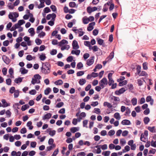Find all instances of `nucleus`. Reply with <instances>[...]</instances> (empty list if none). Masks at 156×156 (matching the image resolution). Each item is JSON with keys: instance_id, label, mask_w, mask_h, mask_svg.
<instances>
[{"instance_id": "42", "label": "nucleus", "mask_w": 156, "mask_h": 156, "mask_svg": "<svg viewBox=\"0 0 156 156\" xmlns=\"http://www.w3.org/2000/svg\"><path fill=\"white\" fill-rule=\"evenodd\" d=\"M101 146V145H97L95 147L97 148V153L98 154H99L101 152V150L100 148Z\"/></svg>"}, {"instance_id": "30", "label": "nucleus", "mask_w": 156, "mask_h": 156, "mask_svg": "<svg viewBox=\"0 0 156 156\" xmlns=\"http://www.w3.org/2000/svg\"><path fill=\"white\" fill-rule=\"evenodd\" d=\"M113 57H114V52H112L110 54L109 56L106 58V60H107L108 61L109 60V58H110V60H111L113 58Z\"/></svg>"}, {"instance_id": "44", "label": "nucleus", "mask_w": 156, "mask_h": 156, "mask_svg": "<svg viewBox=\"0 0 156 156\" xmlns=\"http://www.w3.org/2000/svg\"><path fill=\"white\" fill-rule=\"evenodd\" d=\"M83 66V64L81 62H79L77 65V68L78 69H81Z\"/></svg>"}, {"instance_id": "60", "label": "nucleus", "mask_w": 156, "mask_h": 156, "mask_svg": "<svg viewBox=\"0 0 156 156\" xmlns=\"http://www.w3.org/2000/svg\"><path fill=\"white\" fill-rule=\"evenodd\" d=\"M50 8L53 12L56 11L57 9L56 6L54 5H52L50 6Z\"/></svg>"}, {"instance_id": "46", "label": "nucleus", "mask_w": 156, "mask_h": 156, "mask_svg": "<svg viewBox=\"0 0 156 156\" xmlns=\"http://www.w3.org/2000/svg\"><path fill=\"white\" fill-rule=\"evenodd\" d=\"M16 90L15 88L14 87H11L9 89V93L11 94H13Z\"/></svg>"}, {"instance_id": "52", "label": "nucleus", "mask_w": 156, "mask_h": 156, "mask_svg": "<svg viewBox=\"0 0 156 156\" xmlns=\"http://www.w3.org/2000/svg\"><path fill=\"white\" fill-rule=\"evenodd\" d=\"M147 74L144 71H142L140 72V74L138 75L139 76H146Z\"/></svg>"}, {"instance_id": "15", "label": "nucleus", "mask_w": 156, "mask_h": 156, "mask_svg": "<svg viewBox=\"0 0 156 156\" xmlns=\"http://www.w3.org/2000/svg\"><path fill=\"white\" fill-rule=\"evenodd\" d=\"M114 117L118 120H119L121 118L120 114L118 112L115 113L114 115Z\"/></svg>"}, {"instance_id": "37", "label": "nucleus", "mask_w": 156, "mask_h": 156, "mask_svg": "<svg viewBox=\"0 0 156 156\" xmlns=\"http://www.w3.org/2000/svg\"><path fill=\"white\" fill-rule=\"evenodd\" d=\"M14 95L15 98H17L19 95V91L18 90H16L14 92Z\"/></svg>"}, {"instance_id": "63", "label": "nucleus", "mask_w": 156, "mask_h": 156, "mask_svg": "<svg viewBox=\"0 0 156 156\" xmlns=\"http://www.w3.org/2000/svg\"><path fill=\"white\" fill-rule=\"evenodd\" d=\"M58 149H57L54 151L53 153V154L51 155V156H56L57 154H58Z\"/></svg>"}, {"instance_id": "28", "label": "nucleus", "mask_w": 156, "mask_h": 156, "mask_svg": "<svg viewBox=\"0 0 156 156\" xmlns=\"http://www.w3.org/2000/svg\"><path fill=\"white\" fill-rule=\"evenodd\" d=\"M131 102L133 106L136 105L137 103V99L136 98H133L131 100Z\"/></svg>"}, {"instance_id": "10", "label": "nucleus", "mask_w": 156, "mask_h": 156, "mask_svg": "<svg viewBox=\"0 0 156 156\" xmlns=\"http://www.w3.org/2000/svg\"><path fill=\"white\" fill-rule=\"evenodd\" d=\"M73 49L76 50L79 48L77 41L76 40H74L73 41L72 44Z\"/></svg>"}, {"instance_id": "26", "label": "nucleus", "mask_w": 156, "mask_h": 156, "mask_svg": "<svg viewBox=\"0 0 156 156\" xmlns=\"http://www.w3.org/2000/svg\"><path fill=\"white\" fill-rule=\"evenodd\" d=\"M63 83L62 81L61 80H57L55 82V84L56 85H61Z\"/></svg>"}, {"instance_id": "38", "label": "nucleus", "mask_w": 156, "mask_h": 156, "mask_svg": "<svg viewBox=\"0 0 156 156\" xmlns=\"http://www.w3.org/2000/svg\"><path fill=\"white\" fill-rule=\"evenodd\" d=\"M9 72L10 75L11 77H13V76H12L13 74V70L12 68H10L9 69Z\"/></svg>"}, {"instance_id": "3", "label": "nucleus", "mask_w": 156, "mask_h": 156, "mask_svg": "<svg viewBox=\"0 0 156 156\" xmlns=\"http://www.w3.org/2000/svg\"><path fill=\"white\" fill-rule=\"evenodd\" d=\"M108 81L105 78H103L99 82V85L102 88L105 87V85L108 84Z\"/></svg>"}, {"instance_id": "14", "label": "nucleus", "mask_w": 156, "mask_h": 156, "mask_svg": "<svg viewBox=\"0 0 156 156\" xmlns=\"http://www.w3.org/2000/svg\"><path fill=\"white\" fill-rule=\"evenodd\" d=\"M2 102L3 104L2 107L3 108H5L10 106V104L9 103H7L6 102L5 100L4 99H3L2 100Z\"/></svg>"}, {"instance_id": "40", "label": "nucleus", "mask_w": 156, "mask_h": 156, "mask_svg": "<svg viewBox=\"0 0 156 156\" xmlns=\"http://www.w3.org/2000/svg\"><path fill=\"white\" fill-rule=\"evenodd\" d=\"M97 41L98 44L100 45H102L104 43V41L103 40L99 38H97Z\"/></svg>"}, {"instance_id": "31", "label": "nucleus", "mask_w": 156, "mask_h": 156, "mask_svg": "<svg viewBox=\"0 0 156 156\" xmlns=\"http://www.w3.org/2000/svg\"><path fill=\"white\" fill-rule=\"evenodd\" d=\"M40 59L41 61H44L46 58L45 54H42L39 56Z\"/></svg>"}, {"instance_id": "17", "label": "nucleus", "mask_w": 156, "mask_h": 156, "mask_svg": "<svg viewBox=\"0 0 156 156\" xmlns=\"http://www.w3.org/2000/svg\"><path fill=\"white\" fill-rule=\"evenodd\" d=\"M79 130V128L78 127H73L71 128L70 131L71 132L73 133L78 131Z\"/></svg>"}, {"instance_id": "59", "label": "nucleus", "mask_w": 156, "mask_h": 156, "mask_svg": "<svg viewBox=\"0 0 156 156\" xmlns=\"http://www.w3.org/2000/svg\"><path fill=\"white\" fill-rule=\"evenodd\" d=\"M151 145L154 147H156V140L154 141L152 140L151 142Z\"/></svg>"}, {"instance_id": "24", "label": "nucleus", "mask_w": 156, "mask_h": 156, "mask_svg": "<svg viewBox=\"0 0 156 156\" xmlns=\"http://www.w3.org/2000/svg\"><path fill=\"white\" fill-rule=\"evenodd\" d=\"M20 71L21 73L23 74H25L27 73L28 71L26 69L24 68H21L20 69Z\"/></svg>"}, {"instance_id": "45", "label": "nucleus", "mask_w": 156, "mask_h": 156, "mask_svg": "<svg viewBox=\"0 0 156 156\" xmlns=\"http://www.w3.org/2000/svg\"><path fill=\"white\" fill-rule=\"evenodd\" d=\"M110 151H105V152H103L102 154L105 156H109L110 154Z\"/></svg>"}, {"instance_id": "16", "label": "nucleus", "mask_w": 156, "mask_h": 156, "mask_svg": "<svg viewBox=\"0 0 156 156\" xmlns=\"http://www.w3.org/2000/svg\"><path fill=\"white\" fill-rule=\"evenodd\" d=\"M80 52V50H77L76 51L73 50L71 51V54L73 55L75 54L76 55H79Z\"/></svg>"}, {"instance_id": "20", "label": "nucleus", "mask_w": 156, "mask_h": 156, "mask_svg": "<svg viewBox=\"0 0 156 156\" xmlns=\"http://www.w3.org/2000/svg\"><path fill=\"white\" fill-rule=\"evenodd\" d=\"M87 17H84L82 18V21L84 24H87L89 22Z\"/></svg>"}, {"instance_id": "32", "label": "nucleus", "mask_w": 156, "mask_h": 156, "mask_svg": "<svg viewBox=\"0 0 156 156\" xmlns=\"http://www.w3.org/2000/svg\"><path fill=\"white\" fill-rule=\"evenodd\" d=\"M51 91V89L49 87H48L44 90V93L45 95H48L50 91Z\"/></svg>"}, {"instance_id": "29", "label": "nucleus", "mask_w": 156, "mask_h": 156, "mask_svg": "<svg viewBox=\"0 0 156 156\" xmlns=\"http://www.w3.org/2000/svg\"><path fill=\"white\" fill-rule=\"evenodd\" d=\"M148 129L152 133L155 132V127L153 126L152 127L149 126L148 127Z\"/></svg>"}, {"instance_id": "53", "label": "nucleus", "mask_w": 156, "mask_h": 156, "mask_svg": "<svg viewBox=\"0 0 156 156\" xmlns=\"http://www.w3.org/2000/svg\"><path fill=\"white\" fill-rule=\"evenodd\" d=\"M44 28V26L43 25H40L37 28V33H39V31H38L39 30H42Z\"/></svg>"}, {"instance_id": "12", "label": "nucleus", "mask_w": 156, "mask_h": 156, "mask_svg": "<svg viewBox=\"0 0 156 156\" xmlns=\"http://www.w3.org/2000/svg\"><path fill=\"white\" fill-rule=\"evenodd\" d=\"M51 113H48L42 116V119L44 120L46 119H49L51 118Z\"/></svg>"}, {"instance_id": "47", "label": "nucleus", "mask_w": 156, "mask_h": 156, "mask_svg": "<svg viewBox=\"0 0 156 156\" xmlns=\"http://www.w3.org/2000/svg\"><path fill=\"white\" fill-rule=\"evenodd\" d=\"M84 73L83 71H80L77 73L76 75L78 76H82L84 74Z\"/></svg>"}, {"instance_id": "4", "label": "nucleus", "mask_w": 156, "mask_h": 156, "mask_svg": "<svg viewBox=\"0 0 156 156\" xmlns=\"http://www.w3.org/2000/svg\"><path fill=\"white\" fill-rule=\"evenodd\" d=\"M112 72H113V73H109L108 75V78L109 80V81L108 84L109 86H111L112 84L114 83V81L112 79V75L114 73L113 71H112Z\"/></svg>"}, {"instance_id": "62", "label": "nucleus", "mask_w": 156, "mask_h": 156, "mask_svg": "<svg viewBox=\"0 0 156 156\" xmlns=\"http://www.w3.org/2000/svg\"><path fill=\"white\" fill-rule=\"evenodd\" d=\"M99 49V48L96 45H94L92 47V49L94 52H95L98 51Z\"/></svg>"}, {"instance_id": "22", "label": "nucleus", "mask_w": 156, "mask_h": 156, "mask_svg": "<svg viewBox=\"0 0 156 156\" xmlns=\"http://www.w3.org/2000/svg\"><path fill=\"white\" fill-rule=\"evenodd\" d=\"M68 42L67 41L65 40H62L60 42H59V45L60 46H62L63 45L66 44H67Z\"/></svg>"}, {"instance_id": "54", "label": "nucleus", "mask_w": 156, "mask_h": 156, "mask_svg": "<svg viewBox=\"0 0 156 156\" xmlns=\"http://www.w3.org/2000/svg\"><path fill=\"white\" fill-rule=\"evenodd\" d=\"M130 112L131 111L130 109L128 107H127L126 108V112L125 115H129L130 113Z\"/></svg>"}, {"instance_id": "34", "label": "nucleus", "mask_w": 156, "mask_h": 156, "mask_svg": "<svg viewBox=\"0 0 156 156\" xmlns=\"http://www.w3.org/2000/svg\"><path fill=\"white\" fill-rule=\"evenodd\" d=\"M7 6L9 9H13L14 8V5L11 3H8Z\"/></svg>"}, {"instance_id": "58", "label": "nucleus", "mask_w": 156, "mask_h": 156, "mask_svg": "<svg viewBox=\"0 0 156 156\" xmlns=\"http://www.w3.org/2000/svg\"><path fill=\"white\" fill-rule=\"evenodd\" d=\"M25 23V21L23 20H20L18 21V23L20 26Z\"/></svg>"}, {"instance_id": "36", "label": "nucleus", "mask_w": 156, "mask_h": 156, "mask_svg": "<svg viewBox=\"0 0 156 156\" xmlns=\"http://www.w3.org/2000/svg\"><path fill=\"white\" fill-rule=\"evenodd\" d=\"M86 116V113L84 112H82L80 113V117L79 118L80 120L79 122H80L81 119H82V117L84 118Z\"/></svg>"}, {"instance_id": "57", "label": "nucleus", "mask_w": 156, "mask_h": 156, "mask_svg": "<svg viewBox=\"0 0 156 156\" xmlns=\"http://www.w3.org/2000/svg\"><path fill=\"white\" fill-rule=\"evenodd\" d=\"M34 77L36 80H40L41 79V76L38 74H35L34 75Z\"/></svg>"}, {"instance_id": "1", "label": "nucleus", "mask_w": 156, "mask_h": 156, "mask_svg": "<svg viewBox=\"0 0 156 156\" xmlns=\"http://www.w3.org/2000/svg\"><path fill=\"white\" fill-rule=\"evenodd\" d=\"M51 68V65L48 62L42 63L41 72L45 75H47L50 73Z\"/></svg>"}, {"instance_id": "25", "label": "nucleus", "mask_w": 156, "mask_h": 156, "mask_svg": "<svg viewBox=\"0 0 156 156\" xmlns=\"http://www.w3.org/2000/svg\"><path fill=\"white\" fill-rule=\"evenodd\" d=\"M29 106L28 104H26L24 105H23L22 106L21 108V110L23 111H24L26 110L27 109L29 108Z\"/></svg>"}, {"instance_id": "5", "label": "nucleus", "mask_w": 156, "mask_h": 156, "mask_svg": "<svg viewBox=\"0 0 156 156\" xmlns=\"http://www.w3.org/2000/svg\"><path fill=\"white\" fill-rule=\"evenodd\" d=\"M111 99L114 100V101L113 102V105L115 106H114L113 107L115 108L118 104V103H117L116 102L119 101H120V99L118 97L112 96L111 98Z\"/></svg>"}, {"instance_id": "64", "label": "nucleus", "mask_w": 156, "mask_h": 156, "mask_svg": "<svg viewBox=\"0 0 156 156\" xmlns=\"http://www.w3.org/2000/svg\"><path fill=\"white\" fill-rule=\"evenodd\" d=\"M86 155L85 153L84 152H81L77 154V156H85Z\"/></svg>"}, {"instance_id": "9", "label": "nucleus", "mask_w": 156, "mask_h": 156, "mask_svg": "<svg viewBox=\"0 0 156 156\" xmlns=\"http://www.w3.org/2000/svg\"><path fill=\"white\" fill-rule=\"evenodd\" d=\"M95 24L94 22H93L90 23L88 25V27L87 28V30L88 31H91L94 29V26Z\"/></svg>"}, {"instance_id": "41", "label": "nucleus", "mask_w": 156, "mask_h": 156, "mask_svg": "<svg viewBox=\"0 0 156 156\" xmlns=\"http://www.w3.org/2000/svg\"><path fill=\"white\" fill-rule=\"evenodd\" d=\"M62 46L61 50L62 51L66 49L68 50L69 48V45Z\"/></svg>"}, {"instance_id": "39", "label": "nucleus", "mask_w": 156, "mask_h": 156, "mask_svg": "<svg viewBox=\"0 0 156 156\" xmlns=\"http://www.w3.org/2000/svg\"><path fill=\"white\" fill-rule=\"evenodd\" d=\"M75 20H72V22L69 23L67 25L68 27L69 28H71L72 27L73 23H75Z\"/></svg>"}, {"instance_id": "27", "label": "nucleus", "mask_w": 156, "mask_h": 156, "mask_svg": "<svg viewBox=\"0 0 156 156\" xmlns=\"http://www.w3.org/2000/svg\"><path fill=\"white\" fill-rule=\"evenodd\" d=\"M23 78L19 77L18 78H16L15 80V82L16 83H20L22 81V80Z\"/></svg>"}, {"instance_id": "2", "label": "nucleus", "mask_w": 156, "mask_h": 156, "mask_svg": "<svg viewBox=\"0 0 156 156\" xmlns=\"http://www.w3.org/2000/svg\"><path fill=\"white\" fill-rule=\"evenodd\" d=\"M19 16V14L16 12H10L9 14L8 17L9 19L12 20L13 22H15L16 21V18L18 17Z\"/></svg>"}, {"instance_id": "13", "label": "nucleus", "mask_w": 156, "mask_h": 156, "mask_svg": "<svg viewBox=\"0 0 156 156\" xmlns=\"http://www.w3.org/2000/svg\"><path fill=\"white\" fill-rule=\"evenodd\" d=\"M121 123L124 125H128L131 124V122L130 121L128 120L124 119L122 121Z\"/></svg>"}, {"instance_id": "7", "label": "nucleus", "mask_w": 156, "mask_h": 156, "mask_svg": "<svg viewBox=\"0 0 156 156\" xmlns=\"http://www.w3.org/2000/svg\"><path fill=\"white\" fill-rule=\"evenodd\" d=\"M2 59L4 62L7 65L9 64L11 62L9 58L5 55L2 56Z\"/></svg>"}, {"instance_id": "21", "label": "nucleus", "mask_w": 156, "mask_h": 156, "mask_svg": "<svg viewBox=\"0 0 156 156\" xmlns=\"http://www.w3.org/2000/svg\"><path fill=\"white\" fill-rule=\"evenodd\" d=\"M32 122L31 121L28 122L27 124V126L29 127V129L30 130L32 129L33 128V126H32Z\"/></svg>"}, {"instance_id": "6", "label": "nucleus", "mask_w": 156, "mask_h": 156, "mask_svg": "<svg viewBox=\"0 0 156 156\" xmlns=\"http://www.w3.org/2000/svg\"><path fill=\"white\" fill-rule=\"evenodd\" d=\"M126 91V89L125 88L122 87L119 90H116L115 92V94L116 95H119L121 94H123Z\"/></svg>"}, {"instance_id": "55", "label": "nucleus", "mask_w": 156, "mask_h": 156, "mask_svg": "<svg viewBox=\"0 0 156 156\" xmlns=\"http://www.w3.org/2000/svg\"><path fill=\"white\" fill-rule=\"evenodd\" d=\"M35 42L37 45H40L42 43L41 41L39 39H37L35 40Z\"/></svg>"}, {"instance_id": "35", "label": "nucleus", "mask_w": 156, "mask_h": 156, "mask_svg": "<svg viewBox=\"0 0 156 156\" xmlns=\"http://www.w3.org/2000/svg\"><path fill=\"white\" fill-rule=\"evenodd\" d=\"M149 121L150 119L148 117H145L144 118V121L145 124H147L149 122Z\"/></svg>"}, {"instance_id": "18", "label": "nucleus", "mask_w": 156, "mask_h": 156, "mask_svg": "<svg viewBox=\"0 0 156 156\" xmlns=\"http://www.w3.org/2000/svg\"><path fill=\"white\" fill-rule=\"evenodd\" d=\"M28 31L31 34V36H34L35 34L34 29L33 28H30L28 30Z\"/></svg>"}, {"instance_id": "11", "label": "nucleus", "mask_w": 156, "mask_h": 156, "mask_svg": "<svg viewBox=\"0 0 156 156\" xmlns=\"http://www.w3.org/2000/svg\"><path fill=\"white\" fill-rule=\"evenodd\" d=\"M47 132L51 136H53L56 133V131L55 130H51V129L50 128H49L47 130Z\"/></svg>"}, {"instance_id": "19", "label": "nucleus", "mask_w": 156, "mask_h": 156, "mask_svg": "<svg viewBox=\"0 0 156 156\" xmlns=\"http://www.w3.org/2000/svg\"><path fill=\"white\" fill-rule=\"evenodd\" d=\"M103 105L105 106H107V107L109 108H111L112 107V105L111 103L106 101H105L104 102Z\"/></svg>"}, {"instance_id": "61", "label": "nucleus", "mask_w": 156, "mask_h": 156, "mask_svg": "<svg viewBox=\"0 0 156 156\" xmlns=\"http://www.w3.org/2000/svg\"><path fill=\"white\" fill-rule=\"evenodd\" d=\"M27 132L26 129L25 127L22 128L20 130V133L22 134L25 133Z\"/></svg>"}, {"instance_id": "49", "label": "nucleus", "mask_w": 156, "mask_h": 156, "mask_svg": "<svg viewBox=\"0 0 156 156\" xmlns=\"http://www.w3.org/2000/svg\"><path fill=\"white\" fill-rule=\"evenodd\" d=\"M141 68V66L139 65H138L137 66V68H136L137 73H137V74L138 75L140 74V73L141 72V71H140Z\"/></svg>"}, {"instance_id": "23", "label": "nucleus", "mask_w": 156, "mask_h": 156, "mask_svg": "<svg viewBox=\"0 0 156 156\" xmlns=\"http://www.w3.org/2000/svg\"><path fill=\"white\" fill-rule=\"evenodd\" d=\"M86 82V80L84 79H80L79 81V83L80 85L82 86Z\"/></svg>"}, {"instance_id": "33", "label": "nucleus", "mask_w": 156, "mask_h": 156, "mask_svg": "<svg viewBox=\"0 0 156 156\" xmlns=\"http://www.w3.org/2000/svg\"><path fill=\"white\" fill-rule=\"evenodd\" d=\"M69 5L71 8H74L76 6V4L74 2H70L69 3Z\"/></svg>"}, {"instance_id": "51", "label": "nucleus", "mask_w": 156, "mask_h": 156, "mask_svg": "<svg viewBox=\"0 0 156 156\" xmlns=\"http://www.w3.org/2000/svg\"><path fill=\"white\" fill-rule=\"evenodd\" d=\"M6 83L7 85H10L11 84V82L12 81L10 79L8 78L6 80Z\"/></svg>"}, {"instance_id": "48", "label": "nucleus", "mask_w": 156, "mask_h": 156, "mask_svg": "<svg viewBox=\"0 0 156 156\" xmlns=\"http://www.w3.org/2000/svg\"><path fill=\"white\" fill-rule=\"evenodd\" d=\"M64 105L63 102H60L57 104L56 105V107L58 108H60L62 106Z\"/></svg>"}, {"instance_id": "50", "label": "nucleus", "mask_w": 156, "mask_h": 156, "mask_svg": "<svg viewBox=\"0 0 156 156\" xmlns=\"http://www.w3.org/2000/svg\"><path fill=\"white\" fill-rule=\"evenodd\" d=\"M44 12L45 13H48L51 12V10L48 7H45L44 10Z\"/></svg>"}, {"instance_id": "56", "label": "nucleus", "mask_w": 156, "mask_h": 156, "mask_svg": "<svg viewBox=\"0 0 156 156\" xmlns=\"http://www.w3.org/2000/svg\"><path fill=\"white\" fill-rule=\"evenodd\" d=\"M83 127L87 128V124L88 120H85L83 121Z\"/></svg>"}, {"instance_id": "43", "label": "nucleus", "mask_w": 156, "mask_h": 156, "mask_svg": "<svg viewBox=\"0 0 156 156\" xmlns=\"http://www.w3.org/2000/svg\"><path fill=\"white\" fill-rule=\"evenodd\" d=\"M127 83V81L126 80H124L121 82H120L119 83V85L120 86L126 85Z\"/></svg>"}, {"instance_id": "8", "label": "nucleus", "mask_w": 156, "mask_h": 156, "mask_svg": "<svg viewBox=\"0 0 156 156\" xmlns=\"http://www.w3.org/2000/svg\"><path fill=\"white\" fill-rule=\"evenodd\" d=\"M94 57L92 56L90 58L88 59L87 61V64L89 66H90L92 65L94 62Z\"/></svg>"}]
</instances>
